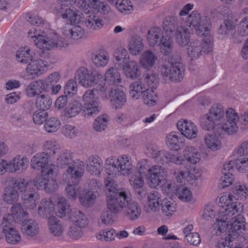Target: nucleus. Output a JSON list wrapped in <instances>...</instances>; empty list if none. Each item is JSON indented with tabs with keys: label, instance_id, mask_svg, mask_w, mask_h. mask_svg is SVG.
Masks as SVG:
<instances>
[{
	"label": "nucleus",
	"instance_id": "1",
	"mask_svg": "<svg viewBox=\"0 0 248 248\" xmlns=\"http://www.w3.org/2000/svg\"><path fill=\"white\" fill-rule=\"evenodd\" d=\"M217 201L220 209L216 215V221L212 226V232L217 235L226 232L228 236L218 243L216 248H232V195L228 192L222 193Z\"/></svg>",
	"mask_w": 248,
	"mask_h": 248
},
{
	"label": "nucleus",
	"instance_id": "2",
	"mask_svg": "<svg viewBox=\"0 0 248 248\" xmlns=\"http://www.w3.org/2000/svg\"><path fill=\"white\" fill-rule=\"evenodd\" d=\"M224 112L219 107L214 106L210 109L209 113L202 116L200 119V124L205 130H214V133L223 132L228 135L232 133V108H228Z\"/></svg>",
	"mask_w": 248,
	"mask_h": 248
},
{
	"label": "nucleus",
	"instance_id": "3",
	"mask_svg": "<svg viewBox=\"0 0 248 248\" xmlns=\"http://www.w3.org/2000/svg\"><path fill=\"white\" fill-rule=\"evenodd\" d=\"M186 25L192 30H194L198 36L205 35L202 43L201 49L203 52L208 54L213 50V37L208 32L211 28L210 19L205 16H201L197 12L193 11L188 16Z\"/></svg>",
	"mask_w": 248,
	"mask_h": 248
},
{
	"label": "nucleus",
	"instance_id": "4",
	"mask_svg": "<svg viewBox=\"0 0 248 248\" xmlns=\"http://www.w3.org/2000/svg\"><path fill=\"white\" fill-rule=\"evenodd\" d=\"M104 169L106 174L112 178L129 176L134 170L133 161L127 154L118 156L110 155L105 160Z\"/></svg>",
	"mask_w": 248,
	"mask_h": 248
},
{
	"label": "nucleus",
	"instance_id": "5",
	"mask_svg": "<svg viewBox=\"0 0 248 248\" xmlns=\"http://www.w3.org/2000/svg\"><path fill=\"white\" fill-rule=\"evenodd\" d=\"M75 79L83 87L90 88L95 87L100 92L103 99L107 100V87L103 80V75L100 71L93 72L88 68L81 67L75 73Z\"/></svg>",
	"mask_w": 248,
	"mask_h": 248
},
{
	"label": "nucleus",
	"instance_id": "6",
	"mask_svg": "<svg viewBox=\"0 0 248 248\" xmlns=\"http://www.w3.org/2000/svg\"><path fill=\"white\" fill-rule=\"evenodd\" d=\"M167 21L163 23L166 32L158 28H153L149 30L147 34V42L151 47L159 46L162 53L167 56L171 53L173 43L168 32H172L171 28H167Z\"/></svg>",
	"mask_w": 248,
	"mask_h": 248
},
{
	"label": "nucleus",
	"instance_id": "7",
	"mask_svg": "<svg viewBox=\"0 0 248 248\" xmlns=\"http://www.w3.org/2000/svg\"><path fill=\"white\" fill-rule=\"evenodd\" d=\"M40 29L32 28L28 32L29 38L33 39L34 45L39 49L50 50L54 48L66 47L68 45V41L56 33L47 36L43 34Z\"/></svg>",
	"mask_w": 248,
	"mask_h": 248
},
{
	"label": "nucleus",
	"instance_id": "8",
	"mask_svg": "<svg viewBox=\"0 0 248 248\" xmlns=\"http://www.w3.org/2000/svg\"><path fill=\"white\" fill-rule=\"evenodd\" d=\"M60 13L63 18H67L71 22L70 24H67L62 28V34L75 40L82 38L85 33L83 28L79 25H73V24H78L82 20V14L79 11H74L71 8L64 10L62 7L60 9Z\"/></svg>",
	"mask_w": 248,
	"mask_h": 248
},
{
	"label": "nucleus",
	"instance_id": "9",
	"mask_svg": "<svg viewBox=\"0 0 248 248\" xmlns=\"http://www.w3.org/2000/svg\"><path fill=\"white\" fill-rule=\"evenodd\" d=\"M165 170L162 166L155 165L149 170L147 182L149 186L155 188H161L166 195H172L176 189L175 183L171 180L165 178Z\"/></svg>",
	"mask_w": 248,
	"mask_h": 248
},
{
	"label": "nucleus",
	"instance_id": "10",
	"mask_svg": "<svg viewBox=\"0 0 248 248\" xmlns=\"http://www.w3.org/2000/svg\"><path fill=\"white\" fill-rule=\"evenodd\" d=\"M56 170L50 169L49 171L44 172L40 177L34 179V186L38 190L43 189L48 193L54 192L59 188Z\"/></svg>",
	"mask_w": 248,
	"mask_h": 248
},
{
	"label": "nucleus",
	"instance_id": "11",
	"mask_svg": "<svg viewBox=\"0 0 248 248\" xmlns=\"http://www.w3.org/2000/svg\"><path fill=\"white\" fill-rule=\"evenodd\" d=\"M184 67L180 60L171 59L168 63H164L158 67V71L165 79L172 81L181 80L184 75Z\"/></svg>",
	"mask_w": 248,
	"mask_h": 248
},
{
	"label": "nucleus",
	"instance_id": "12",
	"mask_svg": "<svg viewBox=\"0 0 248 248\" xmlns=\"http://www.w3.org/2000/svg\"><path fill=\"white\" fill-rule=\"evenodd\" d=\"M98 94L101 95L99 90L95 87L93 89L88 90L82 95V100L84 103L82 106L84 111L88 112V116L96 114L100 110Z\"/></svg>",
	"mask_w": 248,
	"mask_h": 248
},
{
	"label": "nucleus",
	"instance_id": "13",
	"mask_svg": "<svg viewBox=\"0 0 248 248\" xmlns=\"http://www.w3.org/2000/svg\"><path fill=\"white\" fill-rule=\"evenodd\" d=\"M78 6L85 13L92 12L95 14L106 15L112 12L109 5L103 0H80Z\"/></svg>",
	"mask_w": 248,
	"mask_h": 248
},
{
	"label": "nucleus",
	"instance_id": "14",
	"mask_svg": "<svg viewBox=\"0 0 248 248\" xmlns=\"http://www.w3.org/2000/svg\"><path fill=\"white\" fill-rule=\"evenodd\" d=\"M49 66L47 62L44 60L32 59L28 62L22 78L25 79H33L38 78L46 72Z\"/></svg>",
	"mask_w": 248,
	"mask_h": 248
},
{
	"label": "nucleus",
	"instance_id": "15",
	"mask_svg": "<svg viewBox=\"0 0 248 248\" xmlns=\"http://www.w3.org/2000/svg\"><path fill=\"white\" fill-rule=\"evenodd\" d=\"M133 201L130 192L125 188L120 189L117 195L113 199L111 205L107 206L114 213H121L124 208Z\"/></svg>",
	"mask_w": 248,
	"mask_h": 248
},
{
	"label": "nucleus",
	"instance_id": "16",
	"mask_svg": "<svg viewBox=\"0 0 248 248\" xmlns=\"http://www.w3.org/2000/svg\"><path fill=\"white\" fill-rule=\"evenodd\" d=\"M49 155L45 152L36 154L31 160V166L34 170H41V174L44 172L49 171L50 169L56 170L55 165L49 163Z\"/></svg>",
	"mask_w": 248,
	"mask_h": 248
},
{
	"label": "nucleus",
	"instance_id": "17",
	"mask_svg": "<svg viewBox=\"0 0 248 248\" xmlns=\"http://www.w3.org/2000/svg\"><path fill=\"white\" fill-rule=\"evenodd\" d=\"M84 163L79 159L73 161L63 174L62 179L65 182H69L73 179H80L85 172Z\"/></svg>",
	"mask_w": 248,
	"mask_h": 248
},
{
	"label": "nucleus",
	"instance_id": "18",
	"mask_svg": "<svg viewBox=\"0 0 248 248\" xmlns=\"http://www.w3.org/2000/svg\"><path fill=\"white\" fill-rule=\"evenodd\" d=\"M161 201L160 195L158 192L154 191L148 193L143 205L144 211L148 214L158 212Z\"/></svg>",
	"mask_w": 248,
	"mask_h": 248
},
{
	"label": "nucleus",
	"instance_id": "19",
	"mask_svg": "<svg viewBox=\"0 0 248 248\" xmlns=\"http://www.w3.org/2000/svg\"><path fill=\"white\" fill-rule=\"evenodd\" d=\"M177 126L181 134L186 138L192 140L197 137L198 133V127L191 121L181 119L177 122Z\"/></svg>",
	"mask_w": 248,
	"mask_h": 248
},
{
	"label": "nucleus",
	"instance_id": "20",
	"mask_svg": "<svg viewBox=\"0 0 248 248\" xmlns=\"http://www.w3.org/2000/svg\"><path fill=\"white\" fill-rule=\"evenodd\" d=\"M47 91V87H46V82L44 79L40 78L29 83L25 87L24 92L26 95L33 98Z\"/></svg>",
	"mask_w": 248,
	"mask_h": 248
},
{
	"label": "nucleus",
	"instance_id": "21",
	"mask_svg": "<svg viewBox=\"0 0 248 248\" xmlns=\"http://www.w3.org/2000/svg\"><path fill=\"white\" fill-rule=\"evenodd\" d=\"M9 172L11 173L25 172L29 166L28 159L22 155H16L8 161Z\"/></svg>",
	"mask_w": 248,
	"mask_h": 248
},
{
	"label": "nucleus",
	"instance_id": "22",
	"mask_svg": "<svg viewBox=\"0 0 248 248\" xmlns=\"http://www.w3.org/2000/svg\"><path fill=\"white\" fill-rule=\"evenodd\" d=\"M103 160L98 155H91L86 161V170L91 175H100L103 170Z\"/></svg>",
	"mask_w": 248,
	"mask_h": 248
},
{
	"label": "nucleus",
	"instance_id": "23",
	"mask_svg": "<svg viewBox=\"0 0 248 248\" xmlns=\"http://www.w3.org/2000/svg\"><path fill=\"white\" fill-rule=\"evenodd\" d=\"M110 103L113 108L120 109L127 102L125 93L120 89L111 90L110 92Z\"/></svg>",
	"mask_w": 248,
	"mask_h": 248
},
{
	"label": "nucleus",
	"instance_id": "24",
	"mask_svg": "<svg viewBox=\"0 0 248 248\" xmlns=\"http://www.w3.org/2000/svg\"><path fill=\"white\" fill-rule=\"evenodd\" d=\"M112 178L108 176L104 180V191L107 197V206L108 204L111 205L113 199L120 191V189L117 188V184Z\"/></svg>",
	"mask_w": 248,
	"mask_h": 248
},
{
	"label": "nucleus",
	"instance_id": "25",
	"mask_svg": "<svg viewBox=\"0 0 248 248\" xmlns=\"http://www.w3.org/2000/svg\"><path fill=\"white\" fill-rule=\"evenodd\" d=\"M165 141L168 148L177 151L183 147L185 139L178 132H172L167 135Z\"/></svg>",
	"mask_w": 248,
	"mask_h": 248
},
{
	"label": "nucleus",
	"instance_id": "26",
	"mask_svg": "<svg viewBox=\"0 0 248 248\" xmlns=\"http://www.w3.org/2000/svg\"><path fill=\"white\" fill-rule=\"evenodd\" d=\"M157 60V56L154 52L146 50L140 56L139 62L143 69L149 70L155 65Z\"/></svg>",
	"mask_w": 248,
	"mask_h": 248
},
{
	"label": "nucleus",
	"instance_id": "27",
	"mask_svg": "<svg viewBox=\"0 0 248 248\" xmlns=\"http://www.w3.org/2000/svg\"><path fill=\"white\" fill-rule=\"evenodd\" d=\"M83 106L81 103L78 100L70 101L62 112V115L66 119H71L78 116L82 110Z\"/></svg>",
	"mask_w": 248,
	"mask_h": 248
},
{
	"label": "nucleus",
	"instance_id": "28",
	"mask_svg": "<svg viewBox=\"0 0 248 248\" xmlns=\"http://www.w3.org/2000/svg\"><path fill=\"white\" fill-rule=\"evenodd\" d=\"M144 44L142 38L139 35L130 37L127 44V49L132 56H138L144 49Z\"/></svg>",
	"mask_w": 248,
	"mask_h": 248
},
{
	"label": "nucleus",
	"instance_id": "29",
	"mask_svg": "<svg viewBox=\"0 0 248 248\" xmlns=\"http://www.w3.org/2000/svg\"><path fill=\"white\" fill-rule=\"evenodd\" d=\"M223 176L220 179L219 186L224 188L231 186L232 184V162L227 161L223 166L222 170Z\"/></svg>",
	"mask_w": 248,
	"mask_h": 248
},
{
	"label": "nucleus",
	"instance_id": "30",
	"mask_svg": "<svg viewBox=\"0 0 248 248\" xmlns=\"http://www.w3.org/2000/svg\"><path fill=\"white\" fill-rule=\"evenodd\" d=\"M40 198L38 192L33 188L30 192L23 194L21 200L26 208L29 210H33L36 208Z\"/></svg>",
	"mask_w": 248,
	"mask_h": 248
},
{
	"label": "nucleus",
	"instance_id": "31",
	"mask_svg": "<svg viewBox=\"0 0 248 248\" xmlns=\"http://www.w3.org/2000/svg\"><path fill=\"white\" fill-rule=\"evenodd\" d=\"M8 181L12 183V187H14L15 189L16 188L23 194L30 192L33 189L32 186H34V179L27 181L24 178L16 179L10 177L8 179Z\"/></svg>",
	"mask_w": 248,
	"mask_h": 248
},
{
	"label": "nucleus",
	"instance_id": "32",
	"mask_svg": "<svg viewBox=\"0 0 248 248\" xmlns=\"http://www.w3.org/2000/svg\"><path fill=\"white\" fill-rule=\"evenodd\" d=\"M218 133L207 134L204 137V143L206 147L212 151L219 150L222 147L221 138L217 136ZM219 134H226L224 132ZM226 135H227L226 134Z\"/></svg>",
	"mask_w": 248,
	"mask_h": 248
},
{
	"label": "nucleus",
	"instance_id": "33",
	"mask_svg": "<svg viewBox=\"0 0 248 248\" xmlns=\"http://www.w3.org/2000/svg\"><path fill=\"white\" fill-rule=\"evenodd\" d=\"M35 52L32 48L27 46L20 47L16 53V61L23 64H27L33 59Z\"/></svg>",
	"mask_w": 248,
	"mask_h": 248
},
{
	"label": "nucleus",
	"instance_id": "34",
	"mask_svg": "<svg viewBox=\"0 0 248 248\" xmlns=\"http://www.w3.org/2000/svg\"><path fill=\"white\" fill-rule=\"evenodd\" d=\"M55 196H53L49 199H43L40 202L38 208V214L42 218H47L54 211Z\"/></svg>",
	"mask_w": 248,
	"mask_h": 248
},
{
	"label": "nucleus",
	"instance_id": "35",
	"mask_svg": "<svg viewBox=\"0 0 248 248\" xmlns=\"http://www.w3.org/2000/svg\"><path fill=\"white\" fill-rule=\"evenodd\" d=\"M124 75L131 79H135L140 77L141 71L139 65L135 61L132 60L121 68Z\"/></svg>",
	"mask_w": 248,
	"mask_h": 248
},
{
	"label": "nucleus",
	"instance_id": "36",
	"mask_svg": "<svg viewBox=\"0 0 248 248\" xmlns=\"http://www.w3.org/2000/svg\"><path fill=\"white\" fill-rule=\"evenodd\" d=\"M242 215L233 216V240L244 239L246 222Z\"/></svg>",
	"mask_w": 248,
	"mask_h": 248
},
{
	"label": "nucleus",
	"instance_id": "37",
	"mask_svg": "<svg viewBox=\"0 0 248 248\" xmlns=\"http://www.w3.org/2000/svg\"><path fill=\"white\" fill-rule=\"evenodd\" d=\"M122 81L121 74L117 69L114 67H110L107 69L103 76V82L106 84V82L109 85H117ZM106 86V85H105Z\"/></svg>",
	"mask_w": 248,
	"mask_h": 248
},
{
	"label": "nucleus",
	"instance_id": "38",
	"mask_svg": "<svg viewBox=\"0 0 248 248\" xmlns=\"http://www.w3.org/2000/svg\"><path fill=\"white\" fill-rule=\"evenodd\" d=\"M92 60L93 64L96 67L104 68L106 67L109 62V55L107 50L100 49L93 54Z\"/></svg>",
	"mask_w": 248,
	"mask_h": 248
},
{
	"label": "nucleus",
	"instance_id": "39",
	"mask_svg": "<svg viewBox=\"0 0 248 248\" xmlns=\"http://www.w3.org/2000/svg\"><path fill=\"white\" fill-rule=\"evenodd\" d=\"M47 226L49 232L55 236L62 235L64 230L62 223L53 216L48 218Z\"/></svg>",
	"mask_w": 248,
	"mask_h": 248
},
{
	"label": "nucleus",
	"instance_id": "40",
	"mask_svg": "<svg viewBox=\"0 0 248 248\" xmlns=\"http://www.w3.org/2000/svg\"><path fill=\"white\" fill-rule=\"evenodd\" d=\"M21 230L23 234L29 237H34L39 232L37 222L33 219H25L22 223Z\"/></svg>",
	"mask_w": 248,
	"mask_h": 248
},
{
	"label": "nucleus",
	"instance_id": "41",
	"mask_svg": "<svg viewBox=\"0 0 248 248\" xmlns=\"http://www.w3.org/2000/svg\"><path fill=\"white\" fill-rule=\"evenodd\" d=\"M185 160L192 164H196L200 162L201 158L200 153L193 146H186L183 151Z\"/></svg>",
	"mask_w": 248,
	"mask_h": 248
},
{
	"label": "nucleus",
	"instance_id": "42",
	"mask_svg": "<svg viewBox=\"0 0 248 248\" xmlns=\"http://www.w3.org/2000/svg\"><path fill=\"white\" fill-rule=\"evenodd\" d=\"M176 196L181 202L193 203L196 202L192 190L185 186H180L176 189Z\"/></svg>",
	"mask_w": 248,
	"mask_h": 248
},
{
	"label": "nucleus",
	"instance_id": "43",
	"mask_svg": "<svg viewBox=\"0 0 248 248\" xmlns=\"http://www.w3.org/2000/svg\"><path fill=\"white\" fill-rule=\"evenodd\" d=\"M175 38L176 42L181 46L188 44L190 39L188 30L183 25H177L175 31Z\"/></svg>",
	"mask_w": 248,
	"mask_h": 248
},
{
	"label": "nucleus",
	"instance_id": "44",
	"mask_svg": "<svg viewBox=\"0 0 248 248\" xmlns=\"http://www.w3.org/2000/svg\"><path fill=\"white\" fill-rule=\"evenodd\" d=\"M248 35V16L243 19L236 27L233 36L234 42L237 44H241L243 41L242 37Z\"/></svg>",
	"mask_w": 248,
	"mask_h": 248
},
{
	"label": "nucleus",
	"instance_id": "45",
	"mask_svg": "<svg viewBox=\"0 0 248 248\" xmlns=\"http://www.w3.org/2000/svg\"><path fill=\"white\" fill-rule=\"evenodd\" d=\"M241 144L237 149V153L241 155L240 157L236 160L234 165L236 169L240 173H246L248 171V152L245 151V148H242L243 151H239Z\"/></svg>",
	"mask_w": 248,
	"mask_h": 248
},
{
	"label": "nucleus",
	"instance_id": "46",
	"mask_svg": "<svg viewBox=\"0 0 248 248\" xmlns=\"http://www.w3.org/2000/svg\"><path fill=\"white\" fill-rule=\"evenodd\" d=\"M114 63L120 68L130 62V55L127 50L124 48H117L114 54Z\"/></svg>",
	"mask_w": 248,
	"mask_h": 248
},
{
	"label": "nucleus",
	"instance_id": "47",
	"mask_svg": "<svg viewBox=\"0 0 248 248\" xmlns=\"http://www.w3.org/2000/svg\"><path fill=\"white\" fill-rule=\"evenodd\" d=\"M97 195L94 191L87 190V188H84L82 193L79 195V201L83 206L90 207L94 204Z\"/></svg>",
	"mask_w": 248,
	"mask_h": 248
},
{
	"label": "nucleus",
	"instance_id": "48",
	"mask_svg": "<svg viewBox=\"0 0 248 248\" xmlns=\"http://www.w3.org/2000/svg\"><path fill=\"white\" fill-rule=\"evenodd\" d=\"M69 219L72 223L79 227L85 228L88 226L89 220L85 215L80 211L73 210L70 216Z\"/></svg>",
	"mask_w": 248,
	"mask_h": 248
},
{
	"label": "nucleus",
	"instance_id": "49",
	"mask_svg": "<svg viewBox=\"0 0 248 248\" xmlns=\"http://www.w3.org/2000/svg\"><path fill=\"white\" fill-rule=\"evenodd\" d=\"M141 215V208L140 204L136 201H133L127 206L125 215L131 220L138 219Z\"/></svg>",
	"mask_w": 248,
	"mask_h": 248
},
{
	"label": "nucleus",
	"instance_id": "50",
	"mask_svg": "<svg viewBox=\"0 0 248 248\" xmlns=\"http://www.w3.org/2000/svg\"><path fill=\"white\" fill-rule=\"evenodd\" d=\"M160 209L162 214L166 217H171L176 211V204L172 200L164 198L161 201Z\"/></svg>",
	"mask_w": 248,
	"mask_h": 248
},
{
	"label": "nucleus",
	"instance_id": "51",
	"mask_svg": "<svg viewBox=\"0 0 248 248\" xmlns=\"http://www.w3.org/2000/svg\"><path fill=\"white\" fill-rule=\"evenodd\" d=\"M145 90V84L140 80L135 81L132 82L129 88L130 96L135 99L140 98Z\"/></svg>",
	"mask_w": 248,
	"mask_h": 248
},
{
	"label": "nucleus",
	"instance_id": "52",
	"mask_svg": "<svg viewBox=\"0 0 248 248\" xmlns=\"http://www.w3.org/2000/svg\"><path fill=\"white\" fill-rule=\"evenodd\" d=\"M2 198L7 203L12 204L18 201L19 194L17 189L11 186L7 185L4 188Z\"/></svg>",
	"mask_w": 248,
	"mask_h": 248
},
{
	"label": "nucleus",
	"instance_id": "53",
	"mask_svg": "<svg viewBox=\"0 0 248 248\" xmlns=\"http://www.w3.org/2000/svg\"><path fill=\"white\" fill-rule=\"evenodd\" d=\"M34 104L37 108L47 110L52 106V99L48 94H41L37 96Z\"/></svg>",
	"mask_w": 248,
	"mask_h": 248
},
{
	"label": "nucleus",
	"instance_id": "54",
	"mask_svg": "<svg viewBox=\"0 0 248 248\" xmlns=\"http://www.w3.org/2000/svg\"><path fill=\"white\" fill-rule=\"evenodd\" d=\"M57 202V214L60 217L66 216L70 211V207L67 200L60 195H55Z\"/></svg>",
	"mask_w": 248,
	"mask_h": 248
},
{
	"label": "nucleus",
	"instance_id": "55",
	"mask_svg": "<svg viewBox=\"0 0 248 248\" xmlns=\"http://www.w3.org/2000/svg\"><path fill=\"white\" fill-rule=\"evenodd\" d=\"M86 27L91 30L97 31L104 26L103 20L96 15L88 16L85 20Z\"/></svg>",
	"mask_w": 248,
	"mask_h": 248
},
{
	"label": "nucleus",
	"instance_id": "56",
	"mask_svg": "<svg viewBox=\"0 0 248 248\" xmlns=\"http://www.w3.org/2000/svg\"><path fill=\"white\" fill-rule=\"evenodd\" d=\"M61 126V122L57 117H51L47 119L44 125V130L48 133L57 132Z\"/></svg>",
	"mask_w": 248,
	"mask_h": 248
},
{
	"label": "nucleus",
	"instance_id": "57",
	"mask_svg": "<svg viewBox=\"0 0 248 248\" xmlns=\"http://www.w3.org/2000/svg\"><path fill=\"white\" fill-rule=\"evenodd\" d=\"M187 54L191 61L199 58L202 54L201 43L198 41L191 42L187 48Z\"/></svg>",
	"mask_w": 248,
	"mask_h": 248
},
{
	"label": "nucleus",
	"instance_id": "58",
	"mask_svg": "<svg viewBox=\"0 0 248 248\" xmlns=\"http://www.w3.org/2000/svg\"><path fill=\"white\" fill-rule=\"evenodd\" d=\"M6 242L11 245H17L21 241V236L18 230L15 228H9L5 233Z\"/></svg>",
	"mask_w": 248,
	"mask_h": 248
},
{
	"label": "nucleus",
	"instance_id": "59",
	"mask_svg": "<svg viewBox=\"0 0 248 248\" xmlns=\"http://www.w3.org/2000/svg\"><path fill=\"white\" fill-rule=\"evenodd\" d=\"M248 195V187H246L243 183L236 182L233 184V199L245 200Z\"/></svg>",
	"mask_w": 248,
	"mask_h": 248
},
{
	"label": "nucleus",
	"instance_id": "60",
	"mask_svg": "<svg viewBox=\"0 0 248 248\" xmlns=\"http://www.w3.org/2000/svg\"><path fill=\"white\" fill-rule=\"evenodd\" d=\"M163 152L165 151H160L156 145L149 144L146 146L145 153L148 156L155 158L157 162H161L164 161Z\"/></svg>",
	"mask_w": 248,
	"mask_h": 248
},
{
	"label": "nucleus",
	"instance_id": "61",
	"mask_svg": "<svg viewBox=\"0 0 248 248\" xmlns=\"http://www.w3.org/2000/svg\"><path fill=\"white\" fill-rule=\"evenodd\" d=\"M60 148L59 142L53 139L46 141L43 146L44 152L48 154L49 156L57 153L60 150Z\"/></svg>",
	"mask_w": 248,
	"mask_h": 248
},
{
	"label": "nucleus",
	"instance_id": "62",
	"mask_svg": "<svg viewBox=\"0 0 248 248\" xmlns=\"http://www.w3.org/2000/svg\"><path fill=\"white\" fill-rule=\"evenodd\" d=\"M109 118L106 115L98 116L93 124V129L98 132H102L106 129L108 124Z\"/></svg>",
	"mask_w": 248,
	"mask_h": 248
},
{
	"label": "nucleus",
	"instance_id": "63",
	"mask_svg": "<svg viewBox=\"0 0 248 248\" xmlns=\"http://www.w3.org/2000/svg\"><path fill=\"white\" fill-rule=\"evenodd\" d=\"M115 231L113 229H107L101 231L96 234L97 240L103 241L110 242L115 240Z\"/></svg>",
	"mask_w": 248,
	"mask_h": 248
},
{
	"label": "nucleus",
	"instance_id": "64",
	"mask_svg": "<svg viewBox=\"0 0 248 248\" xmlns=\"http://www.w3.org/2000/svg\"><path fill=\"white\" fill-rule=\"evenodd\" d=\"M115 6L120 12L124 14H129L133 10L132 4L128 0H117Z\"/></svg>",
	"mask_w": 248,
	"mask_h": 248
}]
</instances>
